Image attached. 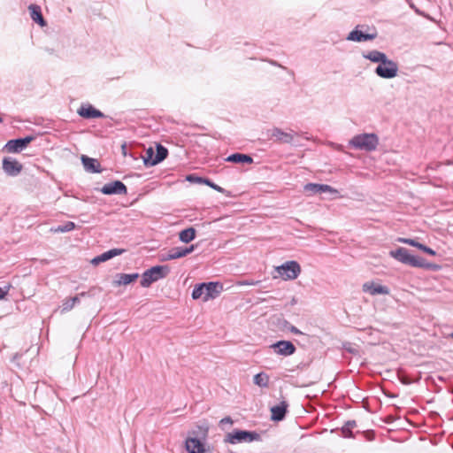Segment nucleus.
Returning a JSON list of instances; mask_svg holds the SVG:
<instances>
[{"mask_svg":"<svg viewBox=\"0 0 453 453\" xmlns=\"http://www.w3.org/2000/svg\"><path fill=\"white\" fill-rule=\"evenodd\" d=\"M260 281L259 280H257V281H254V280H244L242 281L241 284L242 285H250V286H252V285H257L258 284Z\"/></svg>","mask_w":453,"mask_h":453,"instance_id":"c03bdc74","label":"nucleus"},{"mask_svg":"<svg viewBox=\"0 0 453 453\" xmlns=\"http://www.w3.org/2000/svg\"><path fill=\"white\" fill-rule=\"evenodd\" d=\"M398 241L402 243H405V244H408V245H411V246H413V247H416L418 249L419 245H420V242H417L416 240L414 239H410V238H399Z\"/></svg>","mask_w":453,"mask_h":453,"instance_id":"c9c22d12","label":"nucleus"},{"mask_svg":"<svg viewBox=\"0 0 453 453\" xmlns=\"http://www.w3.org/2000/svg\"><path fill=\"white\" fill-rule=\"evenodd\" d=\"M22 169L23 165L18 160L9 157L3 159V170L7 175L17 176Z\"/></svg>","mask_w":453,"mask_h":453,"instance_id":"9d476101","label":"nucleus"},{"mask_svg":"<svg viewBox=\"0 0 453 453\" xmlns=\"http://www.w3.org/2000/svg\"><path fill=\"white\" fill-rule=\"evenodd\" d=\"M253 382L260 388H267L269 386V376L265 372L257 373L253 378Z\"/></svg>","mask_w":453,"mask_h":453,"instance_id":"cd10ccee","label":"nucleus"},{"mask_svg":"<svg viewBox=\"0 0 453 453\" xmlns=\"http://www.w3.org/2000/svg\"><path fill=\"white\" fill-rule=\"evenodd\" d=\"M78 114L84 119H96V118H104V114L94 108L92 105L81 106L78 110Z\"/></svg>","mask_w":453,"mask_h":453,"instance_id":"6ab92c4d","label":"nucleus"},{"mask_svg":"<svg viewBox=\"0 0 453 453\" xmlns=\"http://www.w3.org/2000/svg\"><path fill=\"white\" fill-rule=\"evenodd\" d=\"M125 252L124 249H111L108 251L104 252L103 254L94 257L91 260L92 265H97L102 262H105L116 256L121 255Z\"/></svg>","mask_w":453,"mask_h":453,"instance_id":"a211bd4d","label":"nucleus"},{"mask_svg":"<svg viewBox=\"0 0 453 453\" xmlns=\"http://www.w3.org/2000/svg\"><path fill=\"white\" fill-rule=\"evenodd\" d=\"M363 291L369 293L372 296L376 295H388L389 288L387 286L375 284L374 282L368 281L363 285Z\"/></svg>","mask_w":453,"mask_h":453,"instance_id":"4468645a","label":"nucleus"},{"mask_svg":"<svg viewBox=\"0 0 453 453\" xmlns=\"http://www.w3.org/2000/svg\"><path fill=\"white\" fill-rule=\"evenodd\" d=\"M185 447L188 453H204V446L197 438H188Z\"/></svg>","mask_w":453,"mask_h":453,"instance_id":"412c9836","label":"nucleus"},{"mask_svg":"<svg viewBox=\"0 0 453 453\" xmlns=\"http://www.w3.org/2000/svg\"><path fill=\"white\" fill-rule=\"evenodd\" d=\"M342 349L345 351H347V352H349V353H350V354H352L354 356H359L360 355V351L358 349V347L356 346L355 344L349 342H343L342 343Z\"/></svg>","mask_w":453,"mask_h":453,"instance_id":"473e14b6","label":"nucleus"},{"mask_svg":"<svg viewBox=\"0 0 453 453\" xmlns=\"http://www.w3.org/2000/svg\"><path fill=\"white\" fill-rule=\"evenodd\" d=\"M233 423H234V421H233L232 418L227 416V417L223 418L219 421V426H221L222 429H224V425L225 424L233 425Z\"/></svg>","mask_w":453,"mask_h":453,"instance_id":"ea45409f","label":"nucleus"},{"mask_svg":"<svg viewBox=\"0 0 453 453\" xmlns=\"http://www.w3.org/2000/svg\"><path fill=\"white\" fill-rule=\"evenodd\" d=\"M275 272L278 275H274L273 278L280 277L284 280H293L300 275L302 269L298 262L290 260L276 266Z\"/></svg>","mask_w":453,"mask_h":453,"instance_id":"20e7f679","label":"nucleus"},{"mask_svg":"<svg viewBox=\"0 0 453 453\" xmlns=\"http://www.w3.org/2000/svg\"><path fill=\"white\" fill-rule=\"evenodd\" d=\"M35 140V137L32 135H27L23 138H18L10 140L4 145V149L9 153H19L22 151L27 146Z\"/></svg>","mask_w":453,"mask_h":453,"instance_id":"0eeeda50","label":"nucleus"},{"mask_svg":"<svg viewBox=\"0 0 453 453\" xmlns=\"http://www.w3.org/2000/svg\"><path fill=\"white\" fill-rule=\"evenodd\" d=\"M185 257L184 253L182 252V247H175L173 248L168 251L166 255H164L161 257V261H168V260H173L178 259L180 257Z\"/></svg>","mask_w":453,"mask_h":453,"instance_id":"a878e982","label":"nucleus"},{"mask_svg":"<svg viewBox=\"0 0 453 453\" xmlns=\"http://www.w3.org/2000/svg\"><path fill=\"white\" fill-rule=\"evenodd\" d=\"M362 56L364 58L368 59L371 62L379 63V65L382 64L383 62L386 61L387 58H388L384 52L379 51L377 50L363 53Z\"/></svg>","mask_w":453,"mask_h":453,"instance_id":"4be33fe9","label":"nucleus"},{"mask_svg":"<svg viewBox=\"0 0 453 453\" xmlns=\"http://www.w3.org/2000/svg\"><path fill=\"white\" fill-rule=\"evenodd\" d=\"M10 288L11 285H7L4 288H0V300L4 299L7 296Z\"/></svg>","mask_w":453,"mask_h":453,"instance_id":"a19ab883","label":"nucleus"},{"mask_svg":"<svg viewBox=\"0 0 453 453\" xmlns=\"http://www.w3.org/2000/svg\"><path fill=\"white\" fill-rule=\"evenodd\" d=\"M418 265H419L417 268H424V269H428V270H433V271H438L441 269V265L433 264V263H429L425 258H423L421 257H420Z\"/></svg>","mask_w":453,"mask_h":453,"instance_id":"7c9ffc66","label":"nucleus"},{"mask_svg":"<svg viewBox=\"0 0 453 453\" xmlns=\"http://www.w3.org/2000/svg\"><path fill=\"white\" fill-rule=\"evenodd\" d=\"M390 256L404 265L416 268L419 265L420 257L411 255L406 248L399 247L395 250H391Z\"/></svg>","mask_w":453,"mask_h":453,"instance_id":"39448f33","label":"nucleus"},{"mask_svg":"<svg viewBox=\"0 0 453 453\" xmlns=\"http://www.w3.org/2000/svg\"><path fill=\"white\" fill-rule=\"evenodd\" d=\"M377 37V34H365L358 30L357 27L352 30L347 36L348 41L366 42L373 40Z\"/></svg>","mask_w":453,"mask_h":453,"instance_id":"f3484780","label":"nucleus"},{"mask_svg":"<svg viewBox=\"0 0 453 453\" xmlns=\"http://www.w3.org/2000/svg\"><path fill=\"white\" fill-rule=\"evenodd\" d=\"M271 136L275 138L276 142L281 143H291L294 139V135L291 133H286L279 127H274L271 130Z\"/></svg>","mask_w":453,"mask_h":453,"instance_id":"aec40b11","label":"nucleus"},{"mask_svg":"<svg viewBox=\"0 0 453 453\" xmlns=\"http://www.w3.org/2000/svg\"><path fill=\"white\" fill-rule=\"evenodd\" d=\"M206 178L199 177L194 174H190L187 176V180L190 182H196L200 184H203Z\"/></svg>","mask_w":453,"mask_h":453,"instance_id":"e433bc0d","label":"nucleus"},{"mask_svg":"<svg viewBox=\"0 0 453 453\" xmlns=\"http://www.w3.org/2000/svg\"><path fill=\"white\" fill-rule=\"evenodd\" d=\"M77 303H80V299H79V296H75L73 297H71V298H68V299H65L63 301V303H62V312H66V311H71L74 306L75 304Z\"/></svg>","mask_w":453,"mask_h":453,"instance_id":"c85d7f7f","label":"nucleus"},{"mask_svg":"<svg viewBox=\"0 0 453 453\" xmlns=\"http://www.w3.org/2000/svg\"><path fill=\"white\" fill-rule=\"evenodd\" d=\"M349 146L360 150L373 151L379 144V137L375 134H361L355 135L349 141Z\"/></svg>","mask_w":453,"mask_h":453,"instance_id":"f257e3e1","label":"nucleus"},{"mask_svg":"<svg viewBox=\"0 0 453 453\" xmlns=\"http://www.w3.org/2000/svg\"><path fill=\"white\" fill-rule=\"evenodd\" d=\"M288 403L281 401L279 404L271 407V419L273 421H281L285 418L288 412Z\"/></svg>","mask_w":453,"mask_h":453,"instance_id":"ddd939ff","label":"nucleus"},{"mask_svg":"<svg viewBox=\"0 0 453 453\" xmlns=\"http://www.w3.org/2000/svg\"><path fill=\"white\" fill-rule=\"evenodd\" d=\"M156 153L154 152L152 148H149L146 150L145 156L143 157V163L146 166H153L157 164H154V157Z\"/></svg>","mask_w":453,"mask_h":453,"instance_id":"c756f323","label":"nucleus"},{"mask_svg":"<svg viewBox=\"0 0 453 453\" xmlns=\"http://www.w3.org/2000/svg\"><path fill=\"white\" fill-rule=\"evenodd\" d=\"M100 191L104 195H127V188L120 180H114L103 186Z\"/></svg>","mask_w":453,"mask_h":453,"instance_id":"6e6552de","label":"nucleus"},{"mask_svg":"<svg viewBox=\"0 0 453 453\" xmlns=\"http://www.w3.org/2000/svg\"><path fill=\"white\" fill-rule=\"evenodd\" d=\"M303 190L306 193L310 194H321L325 192H329L331 194H337L338 191L333 187L327 184H319V183H307L303 187Z\"/></svg>","mask_w":453,"mask_h":453,"instance_id":"f8f14e48","label":"nucleus"},{"mask_svg":"<svg viewBox=\"0 0 453 453\" xmlns=\"http://www.w3.org/2000/svg\"><path fill=\"white\" fill-rule=\"evenodd\" d=\"M168 155V150L161 144H157L156 155L154 157V164H159L166 158Z\"/></svg>","mask_w":453,"mask_h":453,"instance_id":"bb28decb","label":"nucleus"},{"mask_svg":"<svg viewBox=\"0 0 453 453\" xmlns=\"http://www.w3.org/2000/svg\"><path fill=\"white\" fill-rule=\"evenodd\" d=\"M374 73L382 79H393L397 76L398 65L394 60L387 58L375 68Z\"/></svg>","mask_w":453,"mask_h":453,"instance_id":"423d86ee","label":"nucleus"},{"mask_svg":"<svg viewBox=\"0 0 453 453\" xmlns=\"http://www.w3.org/2000/svg\"><path fill=\"white\" fill-rule=\"evenodd\" d=\"M418 249L422 251H424L425 253L428 254V255H431V256H435L436 255V251L434 250L433 249L420 243Z\"/></svg>","mask_w":453,"mask_h":453,"instance_id":"58836bf2","label":"nucleus"},{"mask_svg":"<svg viewBox=\"0 0 453 453\" xmlns=\"http://www.w3.org/2000/svg\"><path fill=\"white\" fill-rule=\"evenodd\" d=\"M205 185L211 187V188H213L214 190L219 192V193H222V194H225L226 191V189H224L223 188H221L220 186L215 184L214 182H212L210 179H205L204 180V183Z\"/></svg>","mask_w":453,"mask_h":453,"instance_id":"f704fd0d","label":"nucleus"},{"mask_svg":"<svg viewBox=\"0 0 453 453\" xmlns=\"http://www.w3.org/2000/svg\"><path fill=\"white\" fill-rule=\"evenodd\" d=\"M3 121H4L3 119L0 117V123H2Z\"/></svg>","mask_w":453,"mask_h":453,"instance_id":"de8ad7c7","label":"nucleus"},{"mask_svg":"<svg viewBox=\"0 0 453 453\" xmlns=\"http://www.w3.org/2000/svg\"><path fill=\"white\" fill-rule=\"evenodd\" d=\"M116 280H114V285L120 286V285H127L131 282L134 281L139 278V273H134L131 274L127 273H118L116 275Z\"/></svg>","mask_w":453,"mask_h":453,"instance_id":"b1692460","label":"nucleus"},{"mask_svg":"<svg viewBox=\"0 0 453 453\" xmlns=\"http://www.w3.org/2000/svg\"><path fill=\"white\" fill-rule=\"evenodd\" d=\"M171 272L169 265H156L146 270L142 274L141 286L149 288L153 282L165 278Z\"/></svg>","mask_w":453,"mask_h":453,"instance_id":"f03ea898","label":"nucleus"},{"mask_svg":"<svg viewBox=\"0 0 453 453\" xmlns=\"http://www.w3.org/2000/svg\"><path fill=\"white\" fill-rule=\"evenodd\" d=\"M74 228L75 224L72 221H67L64 225L58 226L55 231L59 233H66L72 231Z\"/></svg>","mask_w":453,"mask_h":453,"instance_id":"72a5a7b5","label":"nucleus"},{"mask_svg":"<svg viewBox=\"0 0 453 453\" xmlns=\"http://www.w3.org/2000/svg\"><path fill=\"white\" fill-rule=\"evenodd\" d=\"M356 426H357V423L355 420H349L345 423V425L342 428V432L346 434L347 432H349L350 429H352Z\"/></svg>","mask_w":453,"mask_h":453,"instance_id":"4c0bfd02","label":"nucleus"},{"mask_svg":"<svg viewBox=\"0 0 453 453\" xmlns=\"http://www.w3.org/2000/svg\"><path fill=\"white\" fill-rule=\"evenodd\" d=\"M81 159L83 167L87 172L99 173L103 171L100 163L96 159L89 157L86 155H82Z\"/></svg>","mask_w":453,"mask_h":453,"instance_id":"2eb2a0df","label":"nucleus"},{"mask_svg":"<svg viewBox=\"0 0 453 453\" xmlns=\"http://www.w3.org/2000/svg\"><path fill=\"white\" fill-rule=\"evenodd\" d=\"M261 436L256 431H247L234 429L233 432L226 434L224 438L225 443L237 444L242 442H251L260 441Z\"/></svg>","mask_w":453,"mask_h":453,"instance_id":"7ed1b4c3","label":"nucleus"},{"mask_svg":"<svg viewBox=\"0 0 453 453\" xmlns=\"http://www.w3.org/2000/svg\"><path fill=\"white\" fill-rule=\"evenodd\" d=\"M226 162L234 164H252L253 158L250 155L242 153H234L225 158Z\"/></svg>","mask_w":453,"mask_h":453,"instance_id":"5701e85b","label":"nucleus"},{"mask_svg":"<svg viewBox=\"0 0 453 453\" xmlns=\"http://www.w3.org/2000/svg\"><path fill=\"white\" fill-rule=\"evenodd\" d=\"M275 353L280 356L288 357L293 355L296 349V346L289 341H278L270 346Z\"/></svg>","mask_w":453,"mask_h":453,"instance_id":"1a4fd4ad","label":"nucleus"},{"mask_svg":"<svg viewBox=\"0 0 453 453\" xmlns=\"http://www.w3.org/2000/svg\"><path fill=\"white\" fill-rule=\"evenodd\" d=\"M91 289L89 291H87V292H81L80 294H78L77 296H79V299L81 300V297H91L92 296V294H91Z\"/></svg>","mask_w":453,"mask_h":453,"instance_id":"37998d69","label":"nucleus"},{"mask_svg":"<svg viewBox=\"0 0 453 453\" xmlns=\"http://www.w3.org/2000/svg\"><path fill=\"white\" fill-rule=\"evenodd\" d=\"M205 287V282L197 284L195 286L193 291H192V298L194 300L203 298V289Z\"/></svg>","mask_w":453,"mask_h":453,"instance_id":"2f4dec72","label":"nucleus"},{"mask_svg":"<svg viewBox=\"0 0 453 453\" xmlns=\"http://www.w3.org/2000/svg\"><path fill=\"white\" fill-rule=\"evenodd\" d=\"M223 290V285L220 282H205L203 289V301L207 302L210 299L217 298Z\"/></svg>","mask_w":453,"mask_h":453,"instance_id":"9b49d317","label":"nucleus"},{"mask_svg":"<svg viewBox=\"0 0 453 453\" xmlns=\"http://www.w3.org/2000/svg\"><path fill=\"white\" fill-rule=\"evenodd\" d=\"M449 337L453 339V332L449 334Z\"/></svg>","mask_w":453,"mask_h":453,"instance_id":"49530a36","label":"nucleus"},{"mask_svg":"<svg viewBox=\"0 0 453 453\" xmlns=\"http://www.w3.org/2000/svg\"><path fill=\"white\" fill-rule=\"evenodd\" d=\"M196 231L194 227H188L179 234V239L180 242L188 243L196 238Z\"/></svg>","mask_w":453,"mask_h":453,"instance_id":"393cba45","label":"nucleus"},{"mask_svg":"<svg viewBox=\"0 0 453 453\" xmlns=\"http://www.w3.org/2000/svg\"><path fill=\"white\" fill-rule=\"evenodd\" d=\"M28 10L30 12V17L34 22H35L42 27L47 26V22L44 19L42 13L41 6H39L38 4H31L28 6Z\"/></svg>","mask_w":453,"mask_h":453,"instance_id":"dca6fc26","label":"nucleus"},{"mask_svg":"<svg viewBox=\"0 0 453 453\" xmlns=\"http://www.w3.org/2000/svg\"><path fill=\"white\" fill-rule=\"evenodd\" d=\"M290 332L295 334H302L303 333L297 328L295 326H291L290 328H289Z\"/></svg>","mask_w":453,"mask_h":453,"instance_id":"a18cd8bd","label":"nucleus"},{"mask_svg":"<svg viewBox=\"0 0 453 453\" xmlns=\"http://www.w3.org/2000/svg\"><path fill=\"white\" fill-rule=\"evenodd\" d=\"M195 250V245H191L189 247H182V252L185 257Z\"/></svg>","mask_w":453,"mask_h":453,"instance_id":"79ce46f5","label":"nucleus"}]
</instances>
